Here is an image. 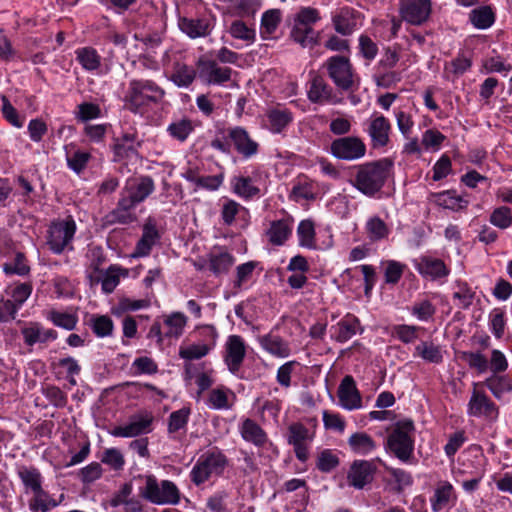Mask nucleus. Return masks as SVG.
Returning a JSON list of instances; mask_svg holds the SVG:
<instances>
[{"mask_svg":"<svg viewBox=\"0 0 512 512\" xmlns=\"http://www.w3.org/2000/svg\"><path fill=\"white\" fill-rule=\"evenodd\" d=\"M17 475L25 488V493H34L42 488L43 477L36 467L19 466L17 468Z\"/></svg>","mask_w":512,"mask_h":512,"instance_id":"obj_29","label":"nucleus"},{"mask_svg":"<svg viewBox=\"0 0 512 512\" xmlns=\"http://www.w3.org/2000/svg\"><path fill=\"white\" fill-rule=\"evenodd\" d=\"M75 53L76 59L83 69L87 71H94L99 68L101 64V57L95 49L91 47H84L77 49Z\"/></svg>","mask_w":512,"mask_h":512,"instance_id":"obj_43","label":"nucleus"},{"mask_svg":"<svg viewBox=\"0 0 512 512\" xmlns=\"http://www.w3.org/2000/svg\"><path fill=\"white\" fill-rule=\"evenodd\" d=\"M152 422L150 413H139L131 416L128 423L115 426L108 432L113 437L133 438L151 432Z\"/></svg>","mask_w":512,"mask_h":512,"instance_id":"obj_10","label":"nucleus"},{"mask_svg":"<svg viewBox=\"0 0 512 512\" xmlns=\"http://www.w3.org/2000/svg\"><path fill=\"white\" fill-rule=\"evenodd\" d=\"M400 13L402 18L412 25H421L431 14L430 0H401Z\"/></svg>","mask_w":512,"mask_h":512,"instance_id":"obj_14","label":"nucleus"},{"mask_svg":"<svg viewBox=\"0 0 512 512\" xmlns=\"http://www.w3.org/2000/svg\"><path fill=\"white\" fill-rule=\"evenodd\" d=\"M323 67L335 86L342 91H354L359 87L360 79L350 60L346 56L335 55L329 57Z\"/></svg>","mask_w":512,"mask_h":512,"instance_id":"obj_6","label":"nucleus"},{"mask_svg":"<svg viewBox=\"0 0 512 512\" xmlns=\"http://www.w3.org/2000/svg\"><path fill=\"white\" fill-rule=\"evenodd\" d=\"M307 97L314 104H337L340 98L334 92V89L320 75H313L309 81Z\"/></svg>","mask_w":512,"mask_h":512,"instance_id":"obj_13","label":"nucleus"},{"mask_svg":"<svg viewBox=\"0 0 512 512\" xmlns=\"http://www.w3.org/2000/svg\"><path fill=\"white\" fill-rule=\"evenodd\" d=\"M392 167L393 161L389 158L358 165L351 182L361 193L373 197L384 186Z\"/></svg>","mask_w":512,"mask_h":512,"instance_id":"obj_1","label":"nucleus"},{"mask_svg":"<svg viewBox=\"0 0 512 512\" xmlns=\"http://www.w3.org/2000/svg\"><path fill=\"white\" fill-rule=\"evenodd\" d=\"M455 501L456 494L454 488L448 481H440L435 488L433 496L430 498L433 512H440L453 506Z\"/></svg>","mask_w":512,"mask_h":512,"instance_id":"obj_24","label":"nucleus"},{"mask_svg":"<svg viewBox=\"0 0 512 512\" xmlns=\"http://www.w3.org/2000/svg\"><path fill=\"white\" fill-rule=\"evenodd\" d=\"M366 231L371 241L385 239L390 232L386 223L378 216H373L367 221Z\"/></svg>","mask_w":512,"mask_h":512,"instance_id":"obj_45","label":"nucleus"},{"mask_svg":"<svg viewBox=\"0 0 512 512\" xmlns=\"http://www.w3.org/2000/svg\"><path fill=\"white\" fill-rule=\"evenodd\" d=\"M374 80L377 86L390 88L401 80V74L392 70H377Z\"/></svg>","mask_w":512,"mask_h":512,"instance_id":"obj_64","label":"nucleus"},{"mask_svg":"<svg viewBox=\"0 0 512 512\" xmlns=\"http://www.w3.org/2000/svg\"><path fill=\"white\" fill-rule=\"evenodd\" d=\"M226 132L232 146L244 158L248 159L257 154L259 145L250 137L245 128L241 126L229 127Z\"/></svg>","mask_w":512,"mask_h":512,"instance_id":"obj_15","label":"nucleus"},{"mask_svg":"<svg viewBox=\"0 0 512 512\" xmlns=\"http://www.w3.org/2000/svg\"><path fill=\"white\" fill-rule=\"evenodd\" d=\"M291 38L303 48L313 47L318 43L319 33L312 27L295 24L291 30Z\"/></svg>","mask_w":512,"mask_h":512,"instance_id":"obj_35","label":"nucleus"},{"mask_svg":"<svg viewBox=\"0 0 512 512\" xmlns=\"http://www.w3.org/2000/svg\"><path fill=\"white\" fill-rule=\"evenodd\" d=\"M91 327L98 337H106L112 333L113 322L110 317L105 315L94 316L91 319Z\"/></svg>","mask_w":512,"mask_h":512,"instance_id":"obj_62","label":"nucleus"},{"mask_svg":"<svg viewBox=\"0 0 512 512\" xmlns=\"http://www.w3.org/2000/svg\"><path fill=\"white\" fill-rule=\"evenodd\" d=\"M329 152L336 159L354 161L364 157L366 145L359 137L344 136L331 142Z\"/></svg>","mask_w":512,"mask_h":512,"instance_id":"obj_9","label":"nucleus"},{"mask_svg":"<svg viewBox=\"0 0 512 512\" xmlns=\"http://www.w3.org/2000/svg\"><path fill=\"white\" fill-rule=\"evenodd\" d=\"M191 409L189 407H183L177 411H174L169 416L168 431L169 433L177 432L180 429L186 427Z\"/></svg>","mask_w":512,"mask_h":512,"instance_id":"obj_55","label":"nucleus"},{"mask_svg":"<svg viewBox=\"0 0 512 512\" xmlns=\"http://www.w3.org/2000/svg\"><path fill=\"white\" fill-rule=\"evenodd\" d=\"M293 222L290 216L271 221L265 232L268 242L273 246L284 245L292 235Z\"/></svg>","mask_w":512,"mask_h":512,"instance_id":"obj_21","label":"nucleus"},{"mask_svg":"<svg viewBox=\"0 0 512 512\" xmlns=\"http://www.w3.org/2000/svg\"><path fill=\"white\" fill-rule=\"evenodd\" d=\"M268 119L271 130L279 133L292 121V114L288 110L275 109L269 112Z\"/></svg>","mask_w":512,"mask_h":512,"instance_id":"obj_52","label":"nucleus"},{"mask_svg":"<svg viewBox=\"0 0 512 512\" xmlns=\"http://www.w3.org/2000/svg\"><path fill=\"white\" fill-rule=\"evenodd\" d=\"M339 465V458L331 450L326 449L320 452L317 459V468L321 472H331Z\"/></svg>","mask_w":512,"mask_h":512,"instance_id":"obj_63","label":"nucleus"},{"mask_svg":"<svg viewBox=\"0 0 512 512\" xmlns=\"http://www.w3.org/2000/svg\"><path fill=\"white\" fill-rule=\"evenodd\" d=\"M122 269L117 266H110L101 278L102 290L104 293H112L120 281Z\"/></svg>","mask_w":512,"mask_h":512,"instance_id":"obj_56","label":"nucleus"},{"mask_svg":"<svg viewBox=\"0 0 512 512\" xmlns=\"http://www.w3.org/2000/svg\"><path fill=\"white\" fill-rule=\"evenodd\" d=\"M32 494L33 497L29 500L28 503L29 509L32 512H48L50 509L59 505V502L51 498V496L43 489V487Z\"/></svg>","mask_w":512,"mask_h":512,"instance_id":"obj_37","label":"nucleus"},{"mask_svg":"<svg viewBox=\"0 0 512 512\" xmlns=\"http://www.w3.org/2000/svg\"><path fill=\"white\" fill-rule=\"evenodd\" d=\"M418 272L432 279L441 278L448 275V269L440 259L431 257H422L416 264Z\"/></svg>","mask_w":512,"mask_h":512,"instance_id":"obj_32","label":"nucleus"},{"mask_svg":"<svg viewBox=\"0 0 512 512\" xmlns=\"http://www.w3.org/2000/svg\"><path fill=\"white\" fill-rule=\"evenodd\" d=\"M22 335L25 343L29 346H33L36 343L55 340L57 338L55 330L44 329L38 323H32L30 326L22 329Z\"/></svg>","mask_w":512,"mask_h":512,"instance_id":"obj_30","label":"nucleus"},{"mask_svg":"<svg viewBox=\"0 0 512 512\" xmlns=\"http://www.w3.org/2000/svg\"><path fill=\"white\" fill-rule=\"evenodd\" d=\"M164 96V89L154 81L148 79H132L129 82L124 101L131 112L137 113L144 106L161 102Z\"/></svg>","mask_w":512,"mask_h":512,"instance_id":"obj_3","label":"nucleus"},{"mask_svg":"<svg viewBox=\"0 0 512 512\" xmlns=\"http://www.w3.org/2000/svg\"><path fill=\"white\" fill-rule=\"evenodd\" d=\"M187 323V317L181 312H174L164 319V324L167 331L164 333L165 337L178 338L183 334L184 327Z\"/></svg>","mask_w":512,"mask_h":512,"instance_id":"obj_41","label":"nucleus"},{"mask_svg":"<svg viewBox=\"0 0 512 512\" xmlns=\"http://www.w3.org/2000/svg\"><path fill=\"white\" fill-rule=\"evenodd\" d=\"M281 22V12L278 9H271L266 11L261 19L260 32L262 37L266 38L272 35L278 28Z\"/></svg>","mask_w":512,"mask_h":512,"instance_id":"obj_47","label":"nucleus"},{"mask_svg":"<svg viewBox=\"0 0 512 512\" xmlns=\"http://www.w3.org/2000/svg\"><path fill=\"white\" fill-rule=\"evenodd\" d=\"M136 206L133 201L121 193L116 207L103 217V226L129 225L135 222L137 220V215L134 212Z\"/></svg>","mask_w":512,"mask_h":512,"instance_id":"obj_11","label":"nucleus"},{"mask_svg":"<svg viewBox=\"0 0 512 512\" xmlns=\"http://www.w3.org/2000/svg\"><path fill=\"white\" fill-rule=\"evenodd\" d=\"M497 399H502L505 393L512 391V383L506 376L493 375L483 383Z\"/></svg>","mask_w":512,"mask_h":512,"instance_id":"obj_42","label":"nucleus"},{"mask_svg":"<svg viewBox=\"0 0 512 512\" xmlns=\"http://www.w3.org/2000/svg\"><path fill=\"white\" fill-rule=\"evenodd\" d=\"M192 131V122L186 118L174 121L167 127L169 135L181 142L185 141Z\"/></svg>","mask_w":512,"mask_h":512,"instance_id":"obj_50","label":"nucleus"},{"mask_svg":"<svg viewBox=\"0 0 512 512\" xmlns=\"http://www.w3.org/2000/svg\"><path fill=\"white\" fill-rule=\"evenodd\" d=\"M351 451L357 455H368L376 450L377 444L366 432H355L347 441Z\"/></svg>","mask_w":512,"mask_h":512,"instance_id":"obj_31","label":"nucleus"},{"mask_svg":"<svg viewBox=\"0 0 512 512\" xmlns=\"http://www.w3.org/2000/svg\"><path fill=\"white\" fill-rule=\"evenodd\" d=\"M246 355L243 339L238 335H231L225 345V363L228 370L235 374L239 371Z\"/></svg>","mask_w":512,"mask_h":512,"instance_id":"obj_19","label":"nucleus"},{"mask_svg":"<svg viewBox=\"0 0 512 512\" xmlns=\"http://www.w3.org/2000/svg\"><path fill=\"white\" fill-rule=\"evenodd\" d=\"M469 20L477 29H487L495 21V14L490 6H480L470 11Z\"/></svg>","mask_w":512,"mask_h":512,"instance_id":"obj_36","label":"nucleus"},{"mask_svg":"<svg viewBox=\"0 0 512 512\" xmlns=\"http://www.w3.org/2000/svg\"><path fill=\"white\" fill-rule=\"evenodd\" d=\"M260 346L269 354L277 358H286L291 349L287 341L282 337L269 333L258 337Z\"/></svg>","mask_w":512,"mask_h":512,"instance_id":"obj_25","label":"nucleus"},{"mask_svg":"<svg viewBox=\"0 0 512 512\" xmlns=\"http://www.w3.org/2000/svg\"><path fill=\"white\" fill-rule=\"evenodd\" d=\"M367 133L374 148L385 147L389 143L391 124L383 115L374 114L368 122Z\"/></svg>","mask_w":512,"mask_h":512,"instance_id":"obj_18","label":"nucleus"},{"mask_svg":"<svg viewBox=\"0 0 512 512\" xmlns=\"http://www.w3.org/2000/svg\"><path fill=\"white\" fill-rule=\"evenodd\" d=\"M101 462L115 471H120L124 468L125 458L118 448H108L103 452Z\"/></svg>","mask_w":512,"mask_h":512,"instance_id":"obj_58","label":"nucleus"},{"mask_svg":"<svg viewBox=\"0 0 512 512\" xmlns=\"http://www.w3.org/2000/svg\"><path fill=\"white\" fill-rule=\"evenodd\" d=\"M158 238L159 234L155 224L147 222L143 227L142 237L136 244L133 256L144 257L149 255Z\"/></svg>","mask_w":512,"mask_h":512,"instance_id":"obj_28","label":"nucleus"},{"mask_svg":"<svg viewBox=\"0 0 512 512\" xmlns=\"http://www.w3.org/2000/svg\"><path fill=\"white\" fill-rule=\"evenodd\" d=\"M490 223L500 229H507L512 225L511 209L507 206L496 208L490 215Z\"/></svg>","mask_w":512,"mask_h":512,"instance_id":"obj_57","label":"nucleus"},{"mask_svg":"<svg viewBox=\"0 0 512 512\" xmlns=\"http://www.w3.org/2000/svg\"><path fill=\"white\" fill-rule=\"evenodd\" d=\"M3 271L7 275L16 274L25 276L29 274L30 266L28 265L25 255L21 252H17L11 261L3 264Z\"/></svg>","mask_w":512,"mask_h":512,"instance_id":"obj_48","label":"nucleus"},{"mask_svg":"<svg viewBox=\"0 0 512 512\" xmlns=\"http://www.w3.org/2000/svg\"><path fill=\"white\" fill-rule=\"evenodd\" d=\"M430 200L444 209H450L453 211L464 209L468 205V201L457 195L454 190L432 193L430 195Z\"/></svg>","mask_w":512,"mask_h":512,"instance_id":"obj_27","label":"nucleus"},{"mask_svg":"<svg viewBox=\"0 0 512 512\" xmlns=\"http://www.w3.org/2000/svg\"><path fill=\"white\" fill-rule=\"evenodd\" d=\"M210 349V346L207 344H192L187 347H181L179 356L185 360H197L206 356Z\"/></svg>","mask_w":512,"mask_h":512,"instance_id":"obj_61","label":"nucleus"},{"mask_svg":"<svg viewBox=\"0 0 512 512\" xmlns=\"http://www.w3.org/2000/svg\"><path fill=\"white\" fill-rule=\"evenodd\" d=\"M287 440L290 445H297L311 441L312 436L306 426L297 422L288 427Z\"/></svg>","mask_w":512,"mask_h":512,"instance_id":"obj_51","label":"nucleus"},{"mask_svg":"<svg viewBox=\"0 0 512 512\" xmlns=\"http://www.w3.org/2000/svg\"><path fill=\"white\" fill-rule=\"evenodd\" d=\"M234 264V257L226 251L211 252L209 256V269L215 274L227 273Z\"/></svg>","mask_w":512,"mask_h":512,"instance_id":"obj_38","label":"nucleus"},{"mask_svg":"<svg viewBox=\"0 0 512 512\" xmlns=\"http://www.w3.org/2000/svg\"><path fill=\"white\" fill-rule=\"evenodd\" d=\"M299 245L308 249H315V228L311 220H302L297 228Z\"/></svg>","mask_w":512,"mask_h":512,"instance_id":"obj_44","label":"nucleus"},{"mask_svg":"<svg viewBox=\"0 0 512 512\" xmlns=\"http://www.w3.org/2000/svg\"><path fill=\"white\" fill-rule=\"evenodd\" d=\"M340 405L346 410L359 409L362 406L361 395L352 376H345L338 388Z\"/></svg>","mask_w":512,"mask_h":512,"instance_id":"obj_20","label":"nucleus"},{"mask_svg":"<svg viewBox=\"0 0 512 512\" xmlns=\"http://www.w3.org/2000/svg\"><path fill=\"white\" fill-rule=\"evenodd\" d=\"M154 189L155 185L153 179L150 176H143L134 183H127L121 193L138 205L143 202Z\"/></svg>","mask_w":512,"mask_h":512,"instance_id":"obj_23","label":"nucleus"},{"mask_svg":"<svg viewBox=\"0 0 512 512\" xmlns=\"http://www.w3.org/2000/svg\"><path fill=\"white\" fill-rule=\"evenodd\" d=\"M415 351L427 362L438 364L443 361V355L440 347L434 345L432 342H421L416 346Z\"/></svg>","mask_w":512,"mask_h":512,"instance_id":"obj_46","label":"nucleus"},{"mask_svg":"<svg viewBox=\"0 0 512 512\" xmlns=\"http://www.w3.org/2000/svg\"><path fill=\"white\" fill-rule=\"evenodd\" d=\"M196 76H198L197 68L183 63H175L170 80L179 88L189 87Z\"/></svg>","mask_w":512,"mask_h":512,"instance_id":"obj_34","label":"nucleus"},{"mask_svg":"<svg viewBox=\"0 0 512 512\" xmlns=\"http://www.w3.org/2000/svg\"><path fill=\"white\" fill-rule=\"evenodd\" d=\"M359 13L350 7H342L332 15L335 31L342 36L351 35L357 27Z\"/></svg>","mask_w":512,"mask_h":512,"instance_id":"obj_22","label":"nucleus"},{"mask_svg":"<svg viewBox=\"0 0 512 512\" xmlns=\"http://www.w3.org/2000/svg\"><path fill=\"white\" fill-rule=\"evenodd\" d=\"M241 436L245 441L262 447L267 442L265 431L252 419H245L240 427Z\"/></svg>","mask_w":512,"mask_h":512,"instance_id":"obj_33","label":"nucleus"},{"mask_svg":"<svg viewBox=\"0 0 512 512\" xmlns=\"http://www.w3.org/2000/svg\"><path fill=\"white\" fill-rule=\"evenodd\" d=\"M375 472L376 466L372 461L355 460L347 475L348 484L356 489H363L372 482Z\"/></svg>","mask_w":512,"mask_h":512,"instance_id":"obj_16","label":"nucleus"},{"mask_svg":"<svg viewBox=\"0 0 512 512\" xmlns=\"http://www.w3.org/2000/svg\"><path fill=\"white\" fill-rule=\"evenodd\" d=\"M49 319L55 326L64 328L66 330H73L76 327L78 321L76 315L59 311H51L49 314Z\"/></svg>","mask_w":512,"mask_h":512,"instance_id":"obj_59","label":"nucleus"},{"mask_svg":"<svg viewBox=\"0 0 512 512\" xmlns=\"http://www.w3.org/2000/svg\"><path fill=\"white\" fill-rule=\"evenodd\" d=\"M414 423L412 420L398 421L385 443V449L404 463H409L414 455Z\"/></svg>","mask_w":512,"mask_h":512,"instance_id":"obj_4","label":"nucleus"},{"mask_svg":"<svg viewBox=\"0 0 512 512\" xmlns=\"http://www.w3.org/2000/svg\"><path fill=\"white\" fill-rule=\"evenodd\" d=\"M476 386L477 383H474V389L468 403V414L474 417L496 420L499 414L498 407L484 392L477 390Z\"/></svg>","mask_w":512,"mask_h":512,"instance_id":"obj_12","label":"nucleus"},{"mask_svg":"<svg viewBox=\"0 0 512 512\" xmlns=\"http://www.w3.org/2000/svg\"><path fill=\"white\" fill-rule=\"evenodd\" d=\"M76 232V223L72 217L51 223L48 229L47 245L54 254H61L65 249L72 250L71 245Z\"/></svg>","mask_w":512,"mask_h":512,"instance_id":"obj_8","label":"nucleus"},{"mask_svg":"<svg viewBox=\"0 0 512 512\" xmlns=\"http://www.w3.org/2000/svg\"><path fill=\"white\" fill-rule=\"evenodd\" d=\"M475 292L465 282H457L453 292V299L458 301L457 306L461 309H467L471 306Z\"/></svg>","mask_w":512,"mask_h":512,"instance_id":"obj_49","label":"nucleus"},{"mask_svg":"<svg viewBox=\"0 0 512 512\" xmlns=\"http://www.w3.org/2000/svg\"><path fill=\"white\" fill-rule=\"evenodd\" d=\"M178 26L188 37L196 39L206 37L211 33L214 20L209 16L180 17Z\"/></svg>","mask_w":512,"mask_h":512,"instance_id":"obj_17","label":"nucleus"},{"mask_svg":"<svg viewBox=\"0 0 512 512\" xmlns=\"http://www.w3.org/2000/svg\"><path fill=\"white\" fill-rule=\"evenodd\" d=\"M228 465V458L218 448H212L201 454L192 470L190 480L196 486H200L213 476L223 474Z\"/></svg>","mask_w":512,"mask_h":512,"instance_id":"obj_5","label":"nucleus"},{"mask_svg":"<svg viewBox=\"0 0 512 512\" xmlns=\"http://www.w3.org/2000/svg\"><path fill=\"white\" fill-rule=\"evenodd\" d=\"M229 395L234 396L233 392L226 387L212 389L208 394L207 404L215 410H228L232 406Z\"/></svg>","mask_w":512,"mask_h":512,"instance_id":"obj_39","label":"nucleus"},{"mask_svg":"<svg viewBox=\"0 0 512 512\" xmlns=\"http://www.w3.org/2000/svg\"><path fill=\"white\" fill-rule=\"evenodd\" d=\"M77 109L76 118L82 122L101 117V108L97 104L83 102L77 106Z\"/></svg>","mask_w":512,"mask_h":512,"instance_id":"obj_60","label":"nucleus"},{"mask_svg":"<svg viewBox=\"0 0 512 512\" xmlns=\"http://www.w3.org/2000/svg\"><path fill=\"white\" fill-rule=\"evenodd\" d=\"M231 185L234 193L245 199L253 198L260 192L259 188L253 184V180L250 177L235 176L231 180Z\"/></svg>","mask_w":512,"mask_h":512,"instance_id":"obj_40","label":"nucleus"},{"mask_svg":"<svg viewBox=\"0 0 512 512\" xmlns=\"http://www.w3.org/2000/svg\"><path fill=\"white\" fill-rule=\"evenodd\" d=\"M33 290L31 282L17 283L10 291V301L14 303L19 309L30 297Z\"/></svg>","mask_w":512,"mask_h":512,"instance_id":"obj_54","label":"nucleus"},{"mask_svg":"<svg viewBox=\"0 0 512 512\" xmlns=\"http://www.w3.org/2000/svg\"><path fill=\"white\" fill-rule=\"evenodd\" d=\"M144 485L139 488V496L154 505H177L181 492L173 481H158L155 475H139Z\"/></svg>","mask_w":512,"mask_h":512,"instance_id":"obj_2","label":"nucleus"},{"mask_svg":"<svg viewBox=\"0 0 512 512\" xmlns=\"http://www.w3.org/2000/svg\"><path fill=\"white\" fill-rule=\"evenodd\" d=\"M384 277L387 284H396L401 279L406 265L395 260H387L382 263Z\"/></svg>","mask_w":512,"mask_h":512,"instance_id":"obj_53","label":"nucleus"},{"mask_svg":"<svg viewBox=\"0 0 512 512\" xmlns=\"http://www.w3.org/2000/svg\"><path fill=\"white\" fill-rule=\"evenodd\" d=\"M360 330V322L353 315H346L331 327L332 337L340 343L350 340Z\"/></svg>","mask_w":512,"mask_h":512,"instance_id":"obj_26","label":"nucleus"},{"mask_svg":"<svg viewBox=\"0 0 512 512\" xmlns=\"http://www.w3.org/2000/svg\"><path fill=\"white\" fill-rule=\"evenodd\" d=\"M196 67L198 78L206 85L226 86L232 82L233 75L236 74L232 68L207 57H200Z\"/></svg>","mask_w":512,"mask_h":512,"instance_id":"obj_7","label":"nucleus"}]
</instances>
